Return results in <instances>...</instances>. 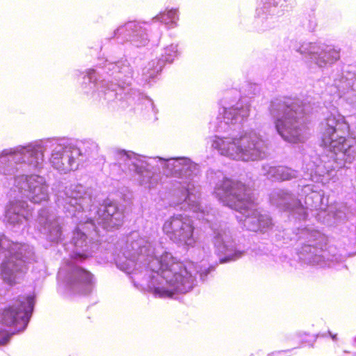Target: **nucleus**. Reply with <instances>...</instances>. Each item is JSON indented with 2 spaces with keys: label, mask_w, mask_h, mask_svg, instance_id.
I'll return each instance as SVG.
<instances>
[{
  "label": "nucleus",
  "mask_w": 356,
  "mask_h": 356,
  "mask_svg": "<svg viewBox=\"0 0 356 356\" xmlns=\"http://www.w3.org/2000/svg\"><path fill=\"white\" fill-rule=\"evenodd\" d=\"M164 16H167L168 18L170 19L173 22L175 20L177 19V10L176 9L168 10L163 14V17Z\"/></svg>",
  "instance_id": "4468645a"
},
{
  "label": "nucleus",
  "mask_w": 356,
  "mask_h": 356,
  "mask_svg": "<svg viewBox=\"0 0 356 356\" xmlns=\"http://www.w3.org/2000/svg\"><path fill=\"white\" fill-rule=\"evenodd\" d=\"M38 178L35 175L22 176L18 178L17 184L22 189L33 193L37 188H40V182L37 180Z\"/></svg>",
  "instance_id": "1a4fd4ad"
},
{
  "label": "nucleus",
  "mask_w": 356,
  "mask_h": 356,
  "mask_svg": "<svg viewBox=\"0 0 356 356\" xmlns=\"http://www.w3.org/2000/svg\"><path fill=\"white\" fill-rule=\"evenodd\" d=\"M16 206H17V205L13 206V207L11 209H13V211H15V207H16Z\"/></svg>",
  "instance_id": "a211bd4d"
},
{
  "label": "nucleus",
  "mask_w": 356,
  "mask_h": 356,
  "mask_svg": "<svg viewBox=\"0 0 356 356\" xmlns=\"http://www.w3.org/2000/svg\"><path fill=\"white\" fill-rule=\"evenodd\" d=\"M154 291L156 293L159 294L160 296H162V297H163V296L171 297L172 295V292L167 291V290H164L163 289H160V288H156Z\"/></svg>",
  "instance_id": "2eb2a0df"
},
{
  "label": "nucleus",
  "mask_w": 356,
  "mask_h": 356,
  "mask_svg": "<svg viewBox=\"0 0 356 356\" xmlns=\"http://www.w3.org/2000/svg\"><path fill=\"white\" fill-rule=\"evenodd\" d=\"M51 162L55 168L65 172L69 171V168L65 166V150L63 152H56L51 154Z\"/></svg>",
  "instance_id": "9d476101"
},
{
  "label": "nucleus",
  "mask_w": 356,
  "mask_h": 356,
  "mask_svg": "<svg viewBox=\"0 0 356 356\" xmlns=\"http://www.w3.org/2000/svg\"><path fill=\"white\" fill-rule=\"evenodd\" d=\"M102 217L106 223L113 227L120 225L123 220L122 212L113 204H108L105 207Z\"/></svg>",
  "instance_id": "0eeeda50"
},
{
  "label": "nucleus",
  "mask_w": 356,
  "mask_h": 356,
  "mask_svg": "<svg viewBox=\"0 0 356 356\" xmlns=\"http://www.w3.org/2000/svg\"><path fill=\"white\" fill-rule=\"evenodd\" d=\"M27 266L25 261L19 254H13L1 264V274L10 284L14 282L15 277L19 273H26Z\"/></svg>",
  "instance_id": "20e7f679"
},
{
  "label": "nucleus",
  "mask_w": 356,
  "mask_h": 356,
  "mask_svg": "<svg viewBox=\"0 0 356 356\" xmlns=\"http://www.w3.org/2000/svg\"><path fill=\"white\" fill-rule=\"evenodd\" d=\"M236 147L239 152H247L256 147V137L250 134H245L238 138H234L229 149L232 150Z\"/></svg>",
  "instance_id": "6e6552de"
},
{
  "label": "nucleus",
  "mask_w": 356,
  "mask_h": 356,
  "mask_svg": "<svg viewBox=\"0 0 356 356\" xmlns=\"http://www.w3.org/2000/svg\"><path fill=\"white\" fill-rule=\"evenodd\" d=\"M225 191L224 200L227 204L234 209L239 210L244 208L248 201L246 195V187L239 183H232L230 181H225L222 185Z\"/></svg>",
  "instance_id": "7ed1b4c3"
},
{
  "label": "nucleus",
  "mask_w": 356,
  "mask_h": 356,
  "mask_svg": "<svg viewBox=\"0 0 356 356\" xmlns=\"http://www.w3.org/2000/svg\"><path fill=\"white\" fill-rule=\"evenodd\" d=\"M24 306L22 303H19L18 306H9L3 309L0 314V323L6 326H11L16 324L18 320L22 318V309ZM0 335L3 337L1 343H6L9 338L5 330H0Z\"/></svg>",
  "instance_id": "39448f33"
},
{
  "label": "nucleus",
  "mask_w": 356,
  "mask_h": 356,
  "mask_svg": "<svg viewBox=\"0 0 356 356\" xmlns=\"http://www.w3.org/2000/svg\"><path fill=\"white\" fill-rule=\"evenodd\" d=\"M275 127L284 140L293 143L300 141V127L296 112L289 106H285L282 109V115L275 121Z\"/></svg>",
  "instance_id": "f03ea898"
},
{
  "label": "nucleus",
  "mask_w": 356,
  "mask_h": 356,
  "mask_svg": "<svg viewBox=\"0 0 356 356\" xmlns=\"http://www.w3.org/2000/svg\"><path fill=\"white\" fill-rule=\"evenodd\" d=\"M65 161L67 163V164L65 163V166L69 168V171L72 169V165L74 163L75 161L73 156H72V154H69L68 151H65Z\"/></svg>",
  "instance_id": "ddd939ff"
},
{
  "label": "nucleus",
  "mask_w": 356,
  "mask_h": 356,
  "mask_svg": "<svg viewBox=\"0 0 356 356\" xmlns=\"http://www.w3.org/2000/svg\"><path fill=\"white\" fill-rule=\"evenodd\" d=\"M332 58H327V62L333 63L338 60L340 58L339 51L332 49Z\"/></svg>",
  "instance_id": "dca6fc26"
},
{
  "label": "nucleus",
  "mask_w": 356,
  "mask_h": 356,
  "mask_svg": "<svg viewBox=\"0 0 356 356\" xmlns=\"http://www.w3.org/2000/svg\"><path fill=\"white\" fill-rule=\"evenodd\" d=\"M91 273L81 268H78L75 270V282L81 283H90L91 282Z\"/></svg>",
  "instance_id": "9b49d317"
},
{
  "label": "nucleus",
  "mask_w": 356,
  "mask_h": 356,
  "mask_svg": "<svg viewBox=\"0 0 356 356\" xmlns=\"http://www.w3.org/2000/svg\"><path fill=\"white\" fill-rule=\"evenodd\" d=\"M276 173L281 180H289L294 177L293 170L286 167L279 168Z\"/></svg>",
  "instance_id": "f8f14e48"
},
{
  "label": "nucleus",
  "mask_w": 356,
  "mask_h": 356,
  "mask_svg": "<svg viewBox=\"0 0 356 356\" xmlns=\"http://www.w3.org/2000/svg\"><path fill=\"white\" fill-rule=\"evenodd\" d=\"M322 140L325 146L330 147L333 151L341 150L346 141L344 136H336V129L334 126L327 124L325 128Z\"/></svg>",
  "instance_id": "423d86ee"
},
{
  "label": "nucleus",
  "mask_w": 356,
  "mask_h": 356,
  "mask_svg": "<svg viewBox=\"0 0 356 356\" xmlns=\"http://www.w3.org/2000/svg\"><path fill=\"white\" fill-rule=\"evenodd\" d=\"M163 229L172 238L188 243L193 238L194 227L188 216L179 214L167 220Z\"/></svg>",
  "instance_id": "f257e3e1"
},
{
  "label": "nucleus",
  "mask_w": 356,
  "mask_h": 356,
  "mask_svg": "<svg viewBox=\"0 0 356 356\" xmlns=\"http://www.w3.org/2000/svg\"><path fill=\"white\" fill-rule=\"evenodd\" d=\"M330 337H332V339L333 340H337V334H332L330 333Z\"/></svg>",
  "instance_id": "f3484780"
}]
</instances>
